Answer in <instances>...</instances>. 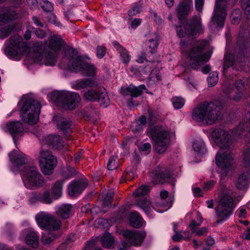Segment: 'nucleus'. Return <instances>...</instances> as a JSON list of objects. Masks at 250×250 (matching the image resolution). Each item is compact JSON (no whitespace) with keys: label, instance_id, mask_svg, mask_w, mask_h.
I'll use <instances>...</instances> for the list:
<instances>
[{"label":"nucleus","instance_id":"25","mask_svg":"<svg viewBox=\"0 0 250 250\" xmlns=\"http://www.w3.org/2000/svg\"><path fill=\"white\" fill-rule=\"evenodd\" d=\"M57 125L60 129L63 132L65 138L68 139L72 130V122L69 119L62 117H57Z\"/></svg>","mask_w":250,"mask_h":250},{"label":"nucleus","instance_id":"47","mask_svg":"<svg viewBox=\"0 0 250 250\" xmlns=\"http://www.w3.org/2000/svg\"><path fill=\"white\" fill-rule=\"evenodd\" d=\"M41 202L46 204H50L52 202L50 192L48 190H46L42 194H41Z\"/></svg>","mask_w":250,"mask_h":250},{"label":"nucleus","instance_id":"41","mask_svg":"<svg viewBox=\"0 0 250 250\" xmlns=\"http://www.w3.org/2000/svg\"><path fill=\"white\" fill-rule=\"evenodd\" d=\"M218 77L217 72H213L210 73L208 78V82L211 86L214 85L218 82Z\"/></svg>","mask_w":250,"mask_h":250},{"label":"nucleus","instance_id":"53","mask_svg":"<svg viewBox=\"0 0 250 250\" xmlns=\"http://www.w3.org/2000/svg\"><path fill=\"white\" fill-rule=\"evenodd\" d=\"M106 48L103 46L98 45L97 47V56L99 58H102L105 54Z\"/></svg>","mask_w":250,"mask_h":250},{"label":"nucleus","instance_id":"33","mask_svg":"<svg viewBox=\"0 0 250 250\" xmlns=\"http://www.w3.org/2000/svg\"><path fill=\"white\" fill-rule=\"evenodd\" d=\"M114 195V192L112 190H110L107 193L103 201L102 212L103 213H105L107 211V208H108L111 205Z\"/></svg>","mask_w":250,"mask_h":250},{"label":"nucleus","instance_id":"15","mask_svg":"<svg viewBox=\"0 0 250 250\" xmlns=\"http://www.w3.org/2000/svg\"><path fill=\"white\" fill-rule=\"evenodd\" d=\"M235 50V53H237V56L236 58H235V56L231 53L226 54L224 57L223 71V74H225L226 70L229 67L232 66L235 62H243L245 56L246 45L244 43H241V39L238 40Z\"/></svg>","mask_w":250,"mask_h":250},{"label":"nucleus","instance_id":"57","mask_svg":"<svg viewBox=\"0 0 250 250\" xmlns=\"http://www.w3.org/2000/svg\"><path fill=\"white\" fill-rule=\"evenodd\" d=\"M75 235H73L72 237H69L67 240L66 242L62 244L61 245L59 246V247L57 249V250H64L66 249V243H69L71 242H73L75 240Z\"/></svg>","mask_w":250,"mask_h":250},{"label":"nucleus","instance_id":"8","mask_svg":"<svg viewBox=\"0 0 250 250\" xmlns=\"http://www.w3.org/2000/svg\"><path fill=\"white\" fill-rule=\"evenodd\" d=\"M148 132L154 142V150L159 154L164 153L170 145V134L160 125L150 126Z\"/></svg>","mask_w":250,"mask_h":250},{"label":"nucleus","instance_id":"34","mask_svg":"<svg viewBox=\"0 0 250 250\" xmlns=\"http://www.w3.org/2000/svg\"><path fill=\"white\" fill-rule=\"evenodd\" d=\"M248 176L249 173L248 172L242 173L239 176L235 183V186L237 188L242 190L246 188L248 184Z\"/></svg>","mask_w":250,"mask_h":250},{"label":"nucleus","instance_id":"14","mask_svg":"<svg viewBox=\"0 0 250 250\" xmlns=\"http://www.w3.org/2000/svg\"><path fill=\"white\" fill-rule=\"evenodd\" d=\"M40 154V165L42 173L45 175H51L57 166V159L49 149H43L42 148Z\"/></svg>","mask_w":250,"mask_h":250},{"label":"nucleus","instance_id":"39","mask_svg":"<svg viewBox=\"0 0 250 250\" xmlns=\"http://www.w3.org/2000/svg\"><path fill=\"white\" fill-rule=\"evenodd\" d=\"M56 238V235L53 232L43 233L41 238L42 242L44 245L50 244Z\"/></svg>","mask_w":250,"mask_h":250},{"label":"nucleus","instance_id":"42","mask_svg":"<svg viewBox=\"0 0 250 250\" xmlns=\"http://www.w3.org/2000/svg\"><path fill=\"white\" fill-rule=\"evenodd\" d=\"M142 10V6L139 4H135L128 11V15L129 17H133L141 12Z\"/></svg>","mask_w":250,"mask_h":250},{"label":"nucleus","instance_id":"21","mask_svg":"<svg viewBox=\"0 0 250 250\" xmlns=\"http://www.w3.org/2000/svg\"><path fill=\"white\" fill-rule=\"evenodd\" d=\"M153 173L159 179L160 183L161 184L167 183L172 185H174L175 178L168 169L163 168L154 171Z\"/></svg>","mask_w":250,"mask_h":250},{"label":"nucleus","instance_id":"22","mask_svg":"<svg viewBox=\"0 0 250 250\" xmlns=\"http://www.w3.org/2000/svg\"><path fill=\"white\" fill-rule=\"evenodd\" d=\"M87 186V182L84 180H74L71 182L68 188V194L74 196L80 194Z\"/></svg>","mask_w":250,"mask_h":250},{"label":"nucleus","instance_id":"6","mask_svg":"<svg viewBox=\"0 0 250 250\" xmlns=\"http://www.w3.org/2000/svg\"><path fill=\"white\" fill-rule=\"evenodd\" d=\"M65 55L69 60V63L72 71H82L86 76H93L95 75V66L86 62L82 57L78 55V52L76 49L68 47L65 51Z\"/></svg>","mask_w":250,"mask_h":250},{"label":"nucleus","instance_id":"58","mask_svg":"<svg viewBox=\"0 0 250 250\" xmlns=\"http://www.w3.org/2000/svg\"><path fill=\"white\" fill-rule=\"evenodd\" d=\"M245 83L242 80H238L235 83V86L238 91H241L244 86Z\"/></svg>","mask_w":250,"mask_h":250},{"label":"nucleus","instance_id":"55","mask_svg":"<svg viewBox=\"0 0 250 250\" xmlns=\"http://www.w3.org/2000/svg\"><path fill=\"white\" fill-rule=\"evenodd\" d=\"M205 0H195V9L198 12H202Z\"/></svg>","mask_w":250,"mask_h":250},{"label":"nucleus","instance_id":"11","mask_svg":"<svg viewBox=\"0 0 250 250\" xmlns=\"http://www.w3.org/2000/svg\"><path fill=\"white\" fill-rule=\"evenodd\" d=\"M49 43L48 48L49 49L46 51L44 57V64L45 65L54 66L57 62V57L58 53L62 46L65 45V42L61 36L53 35L48 39Z\"/></svg>","mask_w":250,"mask_h":250},{"label":"nucleus","instance_id":"20","mask_svg":"<svg viewBox=\"0 0 250 250\" xmlns=\"http://www.w3.org/2000/svg\"><path fill=\"white\" fill-rule=\"evenodd\" d=\"M5 132L10 133L14 141L22 135L24 127L22 123L19 121H11L6 123L3 128Z\"/></svg>","mask_w":250,"mask_h":250},{"label":"nucleus","instance_id":"30","mask_svg":"<svg viewBox=\"0 0 250 250\" xmlns=\"http://www.w3.org/2000/svg\"><path fill=\"white\" fill-rule=\"evenodd\" d=\"M57 215L63 219L69 218L73 215L72 206L70 204H63L58 208Z\"/></svg>","mask_w":250,"mask_h":250},{"label":"nucleus","instance_id":"9","mask_svg":"<svg viewBox=\"0 0 250 250\" xmlns=\"http://www.w3.org/2000/svg\"><path fill=\"white\" fill-rule=\"evenodd\" d=\"M180 23L179 26H176V30L178 36L180 38H183L186 36L194 37L199 35L204 31L201 19L197 16L180 21Z\"/></svg>","mask_w":250,"mask_h":250},{"label":"nucleus","instance_id":"64","mask_svg":"<svg viewBox=\"0 0 250 250\" xmlns=\"http://www.w3.org/2000/svg\"><path fill=\"white\" fill-rule=\"evenodd\" d=\"M207 231L208 229L206 227H203L198 230H193V232L196 233V234L198 236H201L203 234L207 232Z\"/></svg>","mask_w":250,"mask_h":250},{"label":"nucleus","instance_id":"1","mask_svg":"<svg viewBox=\"0 0 250 250\" xmlns=\"http://www.w3.org/2000/svg\"><path fill=\"white\" fill-rule=\"evenodd\" d=\"M9 156L11 162L17 167L19 170L27 175L28 179V184L26 185L27 188H38L45 185L46 182L44 178L38 171L37 167L27 164L25 158L17 154L16 151L9 153Z\"/></svg>","mask_w":250,"mask_h":250},{"label":"nucleus","instance_id":"49","mask_svg":"<svg viewBox=\"0 0 250 250\" xmlns=\"http://www.w3.org/2000/svg\"><path fill=\"white\" fill-rule=\"evenodd\" d=\"M41 7L42 9L46 12H51L53 9V5L48 1H43L41 3Z\"/></svg>","mask_w":250,"mask_h":250},{"label":"nucleus","instance_id":"59","mask_svg":"<svg viewBox=\"0 0 250 250\" xmlns=\"http://www.w3.org/2000/svg\"><path fill=\"white\" fill-rule=\"evenodd\" d=\"M142 20L140 19L136 18L134 19L131 23V27L132 28H136L141 23Z\"/></svg>","mask_w":250,"mask_h":250},{"label":"nucleus","instance_id":"3","mask_svg":"<svg viewBox=\"0 0 250 250\" xmlns=\"http://www.w3.org/2000/svg\"><path fill=\"white\" fill-rule=\"evenodd\" d=\"M222 106L218 102H204L197 106L192 111L194 120L207 125H212L217 121L221 115Z\"/></svg>","mask_w":250,"mask_h":250},{"label":"nucleus","instance_id":"5","mask_svg":"<svg viewBox=\"0 0 250 250\" xmlns=\"http://www.w3.org/2000/svg\"><path fill=\"white\" fill-rule=\"evenodd\" d=\"M220 188L222 192L218 205L215 208L217 223L229 218L232 214L235 207L234 199L230 191L227 190L226 186L220 182Z\"/></svg>","mask_w":250,"mask_h":250},{"label":"nucleus","instance_id":"52","mask_svg":"<svg viewBox=\"0 0 250 250\" xmlns=\"http://www.w3.org/2000/svg\"><path fill=\"white\" fill-rule=\"evenodd\" d=\"M32 33H34L35 35L39 38L42 39L46 37V32L40 28H32Z\"/></svg>","mask_w":250,"mask_h":250},{"label":"nucleus","instance_id":"31","mask_svg":"<svg viewBox=\"0 0 250 250\" xmlns=\"http://www.w3.org/2000/svg\"><path fill=\"white\" fill-rule=\"evenodd\" d=\"M98 85V83L90 79L79 80L76 82L73 85V88L76 90L85 88L87 87H94Z\"/></svg>","mask_w":250,"mask_h":250},{"label":"nucleus","instance_id":"12","mask_svg":"<svg viewBox=\"0 0 250 250\" xmlns=\"http://www.w3.org/2000/svg\"><path fill=\"white\" fill-rule=\"evenodd\" d=\"M229 0H216L215 6L211 18V25L215 28L224 27L227 17V6Z\"/></svg>","mask_w":250,"mask_h":250},{"label":"nucleus","instance_id":"19","mask_svg":"<svg viewBox=\"0 0 250 250\" xmlns=\"http://www.w3.org/2000/svg\"><path fill=\"white\" fill-rule=\"evenodd\" d=\"M23 46L22 38L14 35L10 38L9 44L5 48V53L9 57L14 58L21 53Z\"/></svg>","mask_w":250,"mask_h":250},{"label":"nucleus","instance_id":"29","mask_svg":"<svg viewBox=\"0 0 250 250\" xmlns=\"http://www.w3.org/2000/svg\"><path fill=\"white\" fill-rule=\"evenodd\" d=\"M17 12L10 8L6 9L4 12L0 15V25H3L8 23L17 18Z\"/></svg>","mask_w":250,"mask_h":250},{"label":"nucleus","instance_id":"27","mask_svg":"<svg viewBox=\"0 0 250 250\" xmlns=\"http://www.w3.org/2000/svg\"><path fill=\"white\" fill-rule=\"evenodd\" d=\"M250 127L249 132L250 133V112L245 113L243 115L242 120L239 124L233 129L234 135L240 136L244 131L246 128Z\"/></svg>","mask_w":250,"mask_h":250},{"label":"nucleus","instance_id":"44","mask_svg":"<svg viewBox=\"0 0 250 250\" xmlns=\"http://www.w3.org/2000/svg\"><path fill=\"white\" fill-rule=\"evenodd\" d=\"M41 193L38 192H32L30 194L29 201L31 204L41 201Z\"/></svg>","mask_w":250,"mask_h":250},{"label":"nucleus","instance_id":"2","mask_svg":"<svg viewBox=\"0 0 250 250\" xmlns=\"http://www.w3.org/2000/svg\"><path fill=\"white\" fill-rule=\"evenodd\" d=\"M213 136L217 139L220 144V151L216 155V163L218 167L222 169H229L234 163L233 155L230 153L229 149L223 151V149L227 148L231 144L230 135L225 130L218 128L213 132Z\"/></svg>","mask_w":250,"mask_h":250},{"label":"nucleus","instance_id":"43","mask_svg":"<svg viewBox=\"0 0 250 250\" xmlns=\"http://www.w3.org/2000/svg\"><path fill=\"white\" fill-rule=\"evenodd\" d=\"M119 52L123 62L125 63H128L130 60V57L128 51L123 48H120Z\"/></svg>","mask_w":250,"mask_h":250},{"label":"nucleus","instance_id":"37","mask_svg":"<svg viewBox=\"0 0 250 250\" xmlns=\"http://www.w3.org/2000/svg\"><path fill=\"white\" fill-rule=\"evenodd\" d=\"M15 27L16 24L12 23L0 28V39H3L7 38Z\"/></svg>","mask_w":250,"mask_h":250},{"label":"nucleus","instance_id":"63","mask_svg":"<svg viewBox=\"0 0 250 250\" xmlns=\"http://www.w3.org/2000/svg\"><path fill=\"white\" fill-rule=\"evenodd\" d=\"M32 20L34 23L38 26L42 27L43 26V23L40 21V19L37 16H34L32 17Z\"/></svg>","mask_w":250,"mask_h":250},{"label":"nucleus","instance_id":"16","mask_svg":"<svg viewBox=\"0 0 250 250\" xmlns=\"http://www.w3.org/2000/svg\"><path fill=\"white\" fill-rule=\"evenodd\" d=\"M36 220L38 225L46 230H56L61 226V221L52 215L44 212L38 214Z\"/></svg>","mask_w":250,"mask_h":250},{"label":"nucleus","instance_id":"45","mask_svg":"<svg viewBox=\"0 0 250 250\" xmlns=\"http://www.w3.org/2000/svg\"><path fill=\"white\" fill-rule=\"evenodd\" d=\"M116 159L117 157L114 156L110 157L107 166V169L108 170H113L117 168V165L116 162Z\"/></svg>","mask_w":250,"mask_h":250},{"label":"nucleus","instance_id":"40","mask_svg":"<svg viewBox=\"0 0 250 250\" xmlns=\"http://www.w3.org/2000/svg\"><path fill=\"white\" fill-rule=\"evenodd\" d=\"M172 101L174 107L176 109L182 108L185 104V100L180 97L174 98Z\"/></svg>","mask_w":250,"mask_h":250},{"label":"nucleus","instance_id":"18","mask_svg":"<svg viewBox=\"0 0 250 250\" xmlns=\"http://www.w3.org/2000/svg\"><path fill=\"white\" fill-rule=\"evenodd\" d=\"M150 189L149 186L144 185L138 188L133 192L134 195L139 198L136 200V205L141 208L146 213L148 212L150 209V203L147 199L146 196L149 192Z\"/></svg>","mask_w":250,"mask_h":250},{"label":"nucleus","instance_id":"26","mask_svg":"<svg viewBox=\"0 0 250 250\" xmlns=\"http://www.w3.org/2000/svg\"><path fill=\"white\" fill-rule=\"evenodd\" d=\"M43 145L46 144L56 149H61L63 146V142L61 137L58 135H49L43 140Z\"/></svg>","mask_w":250,"mask_h":250},{"label":"nucleus","instance_id":"32","mask_svg":"<svg viewBox=\"0 0 250 250\" xmlns=\"http://www.w3.org/2000/svg\"><path fill=\"white\" fill-rule=\"evenodd\" d=\"M129 221L131 225L135 228H139L143 225V219L136 211L130 213Z\"/></svg>","mask_w":250,"mask_h":250},{"label":"nucleus","instance_id":"13","mask_svg":"<svg viewBox=\"0 0 250 250\" xmlns=\"http://www.w3.org/2000/svg\"><path fill=\"white\" fill-rule=\"evenodd\" d=\"M123 235L125 239L118 247V250H128L131 245H140L146 236V233L125 230L123 231Z\"/></svg>","mask_w":250,"mask_h":250},{"label":"nucleus","instance_id":"46","mask_svg":"<svg viewBox=\"0 0 250 250\" xmlns=\"http://www.w3.org/2000/svg\"><path fill=\"white\" fill-rule=\"evenodd\" d=\"M151 148V145L148 143L143 144L139 147L140 151L143 152L145 155H147L150 152Z\"/></svg>","mask_w":250,"mask_h":250},{"label":"nucleus","instance_id":"56","mask_svg":"<svg viewBox=\"0 0 250 250\" xmlns=\"http://www.w3.org/2000/svg\"><path fill=\"white\" fill-rule=\"evenodd\" d=\"M144 61L149 62H155L154 59H150L148 60L146 58V54L145 52H142L141 55H139V58L138 59V62L140 63H143Z\"/></svg>","mask_w":250,"mask_h":250},{"label":"nucleus","instance_id":"48","mask_svg":"<svg viewBox=\"0 0 250 250\" xmlns=\"http://www.w3.org/2000/svg\"><path fill=\"white\" fill-rule=\"evenodd\" d=\"M242 7L246 15H250V0H242Z\"/></svg>","mask_w":250,"mask_h":250},{"label":"nucleus","instance_id":"62","mask_svg":"<svg viewBox=\"0 0 250 250\" xmlns=\"http://www.w3.org/2000/svg\"><path fill=\"white\" fill-rule=\"evenodd\" d=\"M184 236L179 231H176L175 234L172 236V239L174 241H179Z\"/></svg>","mask_w":250,"mask_h":250},{"label":"nucleus","instance_id":"28","mask_svg":"<svg viewBox=\"0 0 250 250\" xmlns=\"http://www.w3.org/2000/svg\"><path fill=\"white\" fill-rule=\"evenodd\" d=\"M23 233L25 235V241L28 245L34 248L38 246L39 237L35 232L31 229H25Z\"/></svg>","mask_w":250,"mask_h":250},{"label":"nucleus","instance_id":"4","mask_svg":"<svg viewBox=\"0 0 250 250\" xmlns=\"http://www.w3.org/2000/svg\"><path fill=\"white\" fill-rule=\"evenodd\" d=\"M18 104H22L21 117L23 122L31 125L36 124L39 119L40 103L27 95H24Z\"/></svg>","mask_w":250,"mask_h":250},{"label":"nucleus","instance_id":"38","mask_svg":"<svg viewBox=\"0 0 250 250\" xmlns=\"http://www.w3.org/2000/svg\"><path fill=\"white\" fill-rule=\"evenodd\" d=\"M192 147L194 151L200 154H204L207 151L205 144L202 141L194 142L193 143Z\"/></svg>","mask_w":250,"mask_h":250},{"label":"nucleus","instance_id":"60","mask_svg":"<svg viewBox=\"0 0 250 250\" xmlns=\"http://www.w3.org/2000/svg\"><path fill=\"white\" fill-rule=\"evenodd\" d=\"M89 209L92 215H96L102 211V209H101L100 208L97 206H94Z\"/></svg>","mask_w":250,"mask_h":250},{"label":"nucleus","instance_id":"17","mask_svg":"<svg viewBox=\"0 0 250 250\" xmlns=\"http://www.w3.org/2000/svg\"><path fill=\"white\" fill-rule=\"evenodd\" d=\"M83 98L87 101H97L105 107L110 102L106 90L104 87L88 89L84 93Z\"/></svg>","mask_w":250,"mask_h":250},{"label":"nucleus","instance_id":"24","mask_svg":"<svg viewBox=\"0 0 250 250\" xmlns=\"http://www.w3.org/2000/svg\"><path fill=\"white\" fill-rule=\"evenodd\" d=\"M146 88V86L144 84L139 86L130 84L127 87H122L120 92L124 97L130 96L131 97H137L142 95L143 90Z\"/></svg>","mask_w":250,"mask_h":250},{"label":"nucleus","instance_id":"36","mask_svg":"<svg viewBox=\"0 0 250 250\" xmlns=\"http://www.w3.org/2000/svg\"><path fill=\"white\" fill-rule=\"evenodd\" d=\"M64 181V179L60 180L54 184L52 191V195L54 198L58 199L61 196L62 186Z\"/></svg>","mask_w":250,"mask_h":250},{"label":"nucleus","instance_id":"23","mask_svg":"<svg viewBox=\"0 0 250 250\" xmlns=\"http://www.w3.org/2000/svg\"><path fill=\"white\" fill-rule=\"evenodd\" d=\"M192 5L191 0H182L180 2L176 8L178 18L180 22L185 20V17L188 16L191 11Z\"/></svg>","mask_w":250,"mask_h":250},{"label":"nucleus","instance_id":"10","mask_svg":"<svg viewBox=\"0 0 250 250\" xmlns=\"http://www.w3.org/2000/svg\"><path fill=\"white\" fill-rule=\"evenodd\" d=\"M51 98L55 104L61 105L70 110L75 109L81 101L80 96L77 93L67 91H53Z\"/></svg>","mask_w":250,"mask_h":250},{"label":"nucleus","instance_id":"54","mask_svg":"<svg viewBox=\"0 0 250 250\" xmlns=\"http://www.w3.org/2000/svg\"><path fill=\"white\" fill-rule=\"evenodd\" d=\"M244 160L247 166H250V147L246 148L244 152Z\"/></svg>","mask_w":250,"mask_h":250},{"label":"nucleus","instance_id":"51","mask_svg":"<svg viewBox=\"0 0 250 250\" xmlns=\"http://www.w3.org/2000/svg\"><path fill=\"white\" fill-rule=\"evenodd\" d=\"M149 47L153 50L150 51L149 53L152 55L155 52V50L157 48L158 43L157 39H152L148 41Z\"/></svg>","mask_w":250,"mask_h":250},{"label":"nucleus","instance_id":"7","mask_svg":"<svg viewBox=\"0 0 250 250\" xmlns=\"http://www.w3.org/2000/svg\"><path fill=\"white\" fill-rule=\"evenodd\" d=\"M206 42H198L187 52L188 64L186 69L192 68L197 70L199 66L208 62L211 56V53L205 50Z\"/></svg>","mask_w":250,"mask_h":250},{"label":"nucleus","instance_id":"35","mask_svg":"<svg viewBox=\"0 0 250 250\" xmlns=\"http://www.w3.org/2000/svg\"><path fill=\"white\" fill-rule=\"evenodd\" d=\"M102 245L105 248H110L114 243V239L111 234L105 233L101 239Z\"/></svg>","mask_w":250,"mask_h":250},{"label":"nucleus","instance_id":"61","mask_svg":"<svg viewBox=\"0 0 250 250\" xmlns=\"http://www.w3.org/2000/svg\"><path fill=\"white\" fill-rule=\"evenodd\" d=\"M131 129L133 132H139L142 130L143 127L141 125L135 123L131 126Z\"/></svg>","mask_w":250,"mask_h":250},{"label":"nucleus","instance_id":"50","mask_svg":"<svg viewBox=\"0 0 250 250\" xmlns=\"http://www.w3.org/2000/svg\"><path fill=\"white\" fill-rule=\"evenodd\" d=\"M231 22L233 24H237L240 20V12L239 10L233 11L231 14Z\"/></svg>","mask_w":250,"mask_h":250}]
</instances>
